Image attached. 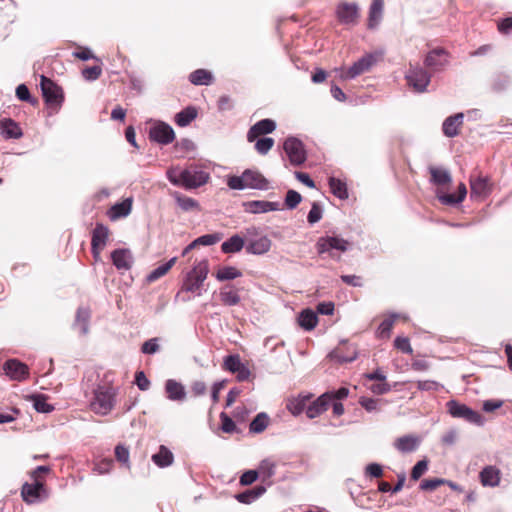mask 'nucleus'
Wrapping results in <instances>:
<instances>
[{
	"mask_svg": "<svg viewBox=\"0 0 512 512\" xmlns=\"http://www.w3.org/2000/svg\"><path fill=\"white\" fill-rule=\"evenodd\" d=\"M166 175L173 185L182 186L186 189L198 188L206 184L210 178L206 171L195 167L184 170H180L178 167H171L167 170Z\"/></svg>",
	"mask_w": 512,
	"mask_h": 512,
	"instance_id": "f257e3e1",
	"label": "nucleus"
},
{
	"mask_svg": "<svg viewBox=\"0 0 512 512\" xmlns=\"http://www.w3.org/2000/svg\"><path fill=\"white\" fill-rule=\"evenodd\" d=\"M227 185L233 190H267L269 181L258 170L246 169L240 176H230Z\"/></svg>",
	"mask_w": 512,
	"mask_h": 512,
	"instance_id": "f03ea898",
	"label": "nucleus"
},
{
	"mask_svg": "<svg viewBox=\"0 0 512 512\" xmlns=\"http://www.w3.org/2000/svg\"><path fill=\"white\" fill-rule=\"evenodd\" d=\"M208 272V261L204 259L198 262L187 274L182 285V291L194 293L196 296H201L203 283L207 278Z\"/></svg>",
	"mask_w": 512,
	"mask_h": 512,
	"instance_id": "7ed1b4c3",
	"label": "nucleus"
},
{
	"mask_svg": "<svg viewBox=\"0 0 512 512\" xmlns=\"http://www.w3.org/2000/svg\"><path fill=\"white\" fill-rule=\"evenodd\" d=\"M116 393L113 388L98 387L94 391V398L90 402L91 410L98 415H107L115 404Z\"/></svg>",
	"mask_w": 512,
	"mask_h": 512,
	"instance_id": "20e7f679",
	"label": "nucleus"
},
{
	"mask_svg": "<svg viewBox=\"0 0 512 512\" xmlns=\"http://www.w3.org/2000/svg\"><path fill=\"white\" fill-rule=\"evenodd\" d=\"M448 412L454 418H462L469 423L483 425V417L476 411L472 410L465 404H461L455 400H450L446 404Z\"/></svg>",
	"mask_w": 512,
	"mask_h": 512,
	"instance_id": "39448f33",
	"label": "nucleus"
},
{
	"mask_svg": "<svg viewBox=\"0 0 512 512\" xmlns=\"http://www.w3.org/2000/svg\"><path fill=\"white\" fill-rule=\"evenodd\" d=\"M284 151L293 166H300L306 161V151L303 143L295 138L289 137L283 145Z\"/></svg>",
	"mask_w": 512,
	"mask_h": 512,
	"instance_id": "423d86ee",
	"label": "nucleus"
},
{
	"mask_svg": "<svg viewBox=\"0 0 512 512\" xmlns=\"http://www.w3.org/2000/svg\"><path fill=\"white\" fill-rule=\"evenodd\" d=\"M406 80L408 85L416 92L422 93L426 91V88L430 83V75L422 67L410 66L406 73Z\"/></svg>",
	"mask_w": 512,
	"mask_h": 512,
	"instance_id": "0eeeda50",
	"label": "nucleus"
},
{
	"mask_svg": "<svg viewBox=\"0 0 512 512\" xmlns=\"http://www.w3.org/2000/svg\"><path fill=\"white\" fill-rule=\"evenodd\" d=\"M149 137L154 142L167 145L174 141L175 132L169 124L162 121H155L150 127Z\"/></svg>",
	"mask_w": 512,
	"mask_h": 512,
	"instance_id": "6e6552de",
	"label": "nucleus"
},
{
	"mask_svg": "<svg viewBox=\"0 0 512 512\" xmlns=\"http://www.w3.org/2000/svg\"><path fill=\"white\" fill-rule=\"evenodd\" d=\"M34 483H25L21 489L23 500L33 504L47 497L46 489L42 480H33Z\"/></svg>",
	"mask_w": 512,
	"mask_h": 512,
	"instance_id": "1a4fd4ad",
	"label": "nucleus"
},
{
	"mask_svg": "<svg viewBox=\"0 0 512 512\" xmlns=\"http://www.w3.org/2000/svg\"><path fill=\"white\" fill-rule=\"evenodd\" d=\"M316 246L320 254L330 253V255L333 257L334 255L331 253L332 250L345 252L348 250L350 244L347 240L341 237L326 236L319 238Z\"/></svg>",
	"mask_w": 512,
	"mask_h": 512,
	"instance_id": "9d476101",
	"label": "nucleus"
},
{
	"mask_svg": "<svg viewBox=\"0 0 512 512\" xmlns=\"http://www.w3.org/2000/svg\"><path fill=\"white\" fill-rule=\"evenodd\" d=\"M40 86L46 103L59 105L62 102V90L52 80L42 75Z\"/></svg>",
	"mask_w": 512,
	"mask_h": 512,
	"instance_id": "9b49d317",
	"label": "nucleus"
},
{
	"mask_svg": "<svg viewBox=\"0 0 512 512\" xmlns=\"http://www.w3.org/2000/svg\"><path fill=\"white\" fill-rule=\"evenodd\" d=\"M377 61V57L373 54H366L358 61H356L344 74L341 75L343 79H353L365 72H367Z\"/></svg>",
	"mask_w": 512,
	"mask_h": 512,
	"instance_id": "f8f14e48",
	"label": "nucleus"
},
{
	"mask_svg": "<svg viewBox=\"0 0 512 512\" xmlns=\"http://www.w3.org/2000/svg\"><path fill=\"white\" fill-rule=\"evenodd\" d=\"M109 236V230L106 226L102 224H97L92 233V253L95 259L100 258V252L106 245L107 239Z\"/></svg>",
	"mask_w": 512,
	"mask_h": 512,
	"instance_id": "ddd939ff",
	"label": "nucleus"
},
{
	"mask_svg": "<svg viewBox=\"0 0 512 512\" xmlns=\"http://www.w3.org/2000/svg\"><path fill=\"white\" fill-rule=\"evenodd\" d=\"M243 208L247 213L260 214L279 210L280 203L266 200H252L244 202Z\"/></svg>",
	"mask_w": 512,
	"mask_h": 512,
	"instance_id": "4468645a",
	"label": "nucleus"
},
{
	"mask_svg": "<svg viewBox=\"0 0 512 512\" xmlns=\"http://www.w3.org/2000/svg\"><path fill=\"white\" fill-rule=\"evenodd\" d=\"M337 17L342 24L354 25L359 18L358 7L356 4L341 3L336 10Z\"/></svg>",
	"mask_w": 512,
	"mask_h": 512,
	"instance_id": "2eb2a0df",
	"label": "nucleus"
},
{
	"mask_svg": "<svg viewBox=\"0 0 512 512\" xmlns=\"http://www.w3.org/2000/svg\"><path fill=\"white\" fill-rule=\"evenodd\" d=\"M421 444V438L416 435L408 434L395 439L393 446L399 452L406 454L414 452Z\"/></svg>",
	"mask_w": 512,
	"mask_h": 512,
	"instance_id": "dca6fc26",
	"label": "nucleus"
},
{
	"mask_svg": "<svg viewBox=\"0 0 512 512\" xmlns=\"http://www.w3.org/2000/svg\"><path fill=\"white\" fill-rule=\"evenodd\" d=\"M4 371L12 380L21 381L28 376V367L24 363L11 359L5 362Z\"/></svg>",
	"mask_w": 512,
	"mask_h": 512,
	"instance_id": "f3484780",
	"label": "nucleus"
},
{
	"mask_svg": "<svg viewBox=\"0 0 512 512\" xmlns=\"http://www.w3.org/2000/svg\"><path fill=\"white\" fill-rule=\"evenodd\" d=\"M479 479L484 487H497L501 481V471L494 465L485 466L479 473Z\"/></svg>",
	"mask_w": 512,
	"mask_h": 512,
	"instance_id": "a211bd4d",
	"label": "nucleus"
},
{
	"mask_svg": "<svg viewBox=\"0 0 512 512\" xmlns=\"http://www.w3.org/2000/svg\"><path fill=\"white\" fill-rule=\"evenodd\" d=\"M276 128V123L271 119H263L254 124L247 133L249 142L255 141L259 136L272 133Z\"/></svg>",
	"mask_w": 512,
	"mask_h": 512,
	"instance_id": "6ab92c4d",
	"label": "nucleus"
},
{
	"mask_svg": "<svg viewBox=\"0 0 512 512\" xmlns=\"http://www.w3.org/2000/svg\"><path fill=\"white\" fill-rule=\"evenodd\" d=\"M424 63L428 68L439 70L448 63L446 52L443 49H435L427 54Z\"/></svg>",
	"mask_w": 512,
	"mask_h": 512,
	"instance_id": "aec40b11",
	"label": "nucleus"
},
{
	"mask_svg": "<svg viewBox=\"0 0 512 512\" xmlns=\"http://www.w3.org/2000/svg\"><path fill=\"white\" fill-rule=\"evenodd\" d=\"M463 120V113H457L453 116H449L448 118H446L442 125L444 135L450 138L457 136L458 130L463 124Z\"/></svg>",
	"mask_w": 512,
	"mask_h": 512,
	"instance_id": "412c9836",
	"label": "nucleus"
},
{
	"mask_svg": "<svg viewBox=\"0 0 512 512\" xmlns=\"http://www.w3.org/2000/svg\"><path fill=\"white\" fill-rule=\"evenodd\" d=\"M331 401L329 393H324L317 400L311 403L306 410V414L310 419L316 418L321 413L327 410L328 405Z\"/></svg>",
	"mask_w": 512,
	"mask_h": 512,
	"instance_id": "4be33fe9",
	"label": "nucleus"
},
{
	"mask_svg": "<svg viewBox=\"0 0 512 512\" xmlns=\"http://www.w3.org/2000/svg\"><path fill=\"white\" fill-rule=\"evenodd\" d=\"M111 258L117 269L128 270L132 266V254L127 249H117L112 252Z\"/></svg>",
	"mask_w": 512,
	"mask_h": 512,
	"instance_id": "5701e85b",
	"label": "nucleus"
},
{
	"mask_svg": "<svg viewBox=\"0 0 512 512\" xmlns=\"http://www.w3.org/2000/svg\"><path fill=\"white\" fill-rule=\"evenodd\" d=\"M165 391L168 399L171 401H183L186 398L184 386L174 379H168L166 381Z\"/></svg>",
	"mask_w": 512,
	"mask_h": 512,
	"instance_id": "b1692460",
	"label": "nucleus"
},
{
	"mask_svg": "<svg viewBox=\"0 0 512 512\" xmlns=\"http://www.w3.org/2000/svg\"><path fill=\"white\" fill-rule=\"evenodd\" d=\"M0 133L6 139H19L22 136V130L12 119L0 121Z\"/></svg>",
	"mask_w": 512,
	"mask_h": 512,
	"instance_id": "393cba45",
	"label": "nucleus"
},
{
	"mask_svg": "<svg viewBox=\"0 0 512 512\" xmlns=\"http://www.w3.org/2000/svg\"><path fill=\"white\" fill-rule=\"evenodd\" d=\"M132 210V199L127 198L123 200L122 202L114 204L109 212V218L111 220H117L119 218H124L128 216L131 213Z\"/></svg>",
	"mask_w": 512,
	"mask_h": 512,
	"instance_id": "a878e982",
	"label": "nucleus"
},
{
	"mask_svg": "<svg viewBox=\"0 0 512 512\" xmlns=\"http://www.w3.org/2000/svg\"><path fill=\"white\" fill-rule=\"evenodd\" d=\"M384 0H373L369 9L368 27L376 28L383 16Z\"/></svg>",
	"mask_w": 512,
	"mask_h": 512,
	"instance_id": "bb28decb",
	"label": "nucleus"
},
{
	"mask_svg": "<svg viewBox=\"0 0 512 512\" xmlns=\"http://www.w3.org/2000/svg\"><path fill=\"white\" fill-rule=\"evenodd\" d=\"M271 248V240L267 236L251 240L246 246V251L250 254L261 255L268 252Z\"/></svg>",
	"mask_w": 512,
	"mask_h": 512,
	"instance_id": "cd10ccee",
	"label": "nucleus"
},
{
	"mask_svg": "<svg viewBox=\"0 0 512 512\" xmlns=\"http://www.w3.org/2000/svg\"><path fill=\"white\" fill-rule=\"evenodd\" d=\"M471 196L482 198L489 193L488 179L484 177H477L470 181Z\"/></svg>",
	"mask_w": 512,
	"mask_h": 512,
	"instance_id": "c85d7f7f",
	"label": "nucleus"
},
{
	"mask_svg": "<svg viewBox=\"0 0 512 512\" xmlns=\"http://www.w3.org/2000/svg\"><path fill=\"white\" fill-rule=\"evenodd\" d=\"M276 463L271 459H264L258 467L259 477L263 483L271 484L270 479L275 475Z\"/></svg>",
	"mask_w": 512,
	"mask_h": 512,
	"instance_id": "c756f323",
	"label": "nucleus"
},
{
	"mask_svg": "<svg viewBox=\"0 0 512 512\" xmlns=\"http://www.w3.org/2000/svg\"><path fill=\"white\" fill-rule=\"evenodd\" d=\"M90 310L85 307H79L76 313L74 326L80 334L86 335L89 332Z\"/></svg>",
	"mask_w": 512,
	"mask_h": 512,
	"instance_id": "7c9ffc66",
	"label": "nucleus"
},
{
	"mask_svg": "<svg viewBox=\"0 0 512 512\" xmlns=\"http://www.w3.org/2000/svg\"><path fill=\"white\" fill-rule=\"evenodd\" d=\"M244 245V238H242L238 234H235L222 243L221 250L223 253L226 254L237 253L243 249Z\"/></svg>",
	"mask_w": 512,
	"mask_h": 512,
	"instance_id": "2f4dec72",
	"label": "nucleus"
},
{
	"mask_svg": "<svg viewBox=\"0 0 512 512\" xmlns=\"http://www.w3.org/2000/svg\"><path fill=\"white\" fill-rule=\"evenodd\" d=\"M310 398V394H300L298 397L290 399L286 407L291 414L297 416L304 411Z\"/></svg>",
	"mask_w": 512,
	"mask_h": 512,
	"instance_id": "473e14b6",
	"label": "nucleus"
},
{
	"mask_svg": "<svg viewBox=\"0 0 512 512\" xmlns=\"http://www.w3.org/2000/svg\"><path fill=\"white\" fill-rule=\"evenodd\" d=\"M173 460L174 456L172 452L164 445H161L159 451L152 456V461L161 468L170 466Z\"/></svg>",
	"mask_w": 512,
	"mask_h": 512,
	"instance_id": "72a5a7b5",
	"label": "nucleus"
},
{
	"mask_svg": "<svg viewBox=\"0 0 512 512\" xmlns=\"http://www.w3.org/2000/svg\"><path fill=\"white\" fill-rule=\"evenodd\" d=\"M266 492V488L263 485L256 486L252 489L246 490L242 493L237 494L235 497L240 503L250 504Z\"/></svg>",
	"mask_w": 512,
	"mask_h": 512,
	"instance_id": "f704fd0d",
	"label": "nucleus"
},
{
	"mask_svg": "<svg viewBox=\"0 0 512 512\" xmlns=\"http://www.w3.org/2000/svg\"><path fill=\"white\" fill-rule=\"evenodd\" d=\"M219 297L221 302L227 306H234L240 302V296L238 294V290L230 287L224 286L221 288Z\"/></svg>",
	"mask_w": 512,
	"mask_h": 512,
	"instance_id": "c9c22d12",
	"label": "nucleus"
},
{
	"mask_svg": "<svg viewBox=\"0 0 512 512\" xmlns=\"http://www.w3.org/2000/svg\"><path fill=\"white\" fill-rule=\"evenodd\" d=\"M466 194H467V189H466L465 184L460 183V185L458 186V193H457V195H455V194L439 195V200L443 204L456 205V204L461 203L465 199Z\"/></svg>",
	"mask_w": 512,
	"mask_h": 512,
	"instance_id": "e433bc0d",
	"label": "nucleus"
},
{
	"mask_svg": "<svg viewBox=\"0 0 512 512\" xmlns=\"http://www.w3.org/2000/svg\"><path fill=\"white\" fill-rule=\"evenodd\" d=\"M189 80L194 85H210L213 81V75L205 69H197L189 75Z\"/></svg>",
	"mask_w": 512,
	"mask_h": 512,
	"instance_id": "4c0bfd02",
	"label": "nucleus"
},
{
	"mask_svg": "<svg viewBox=\"0 0 512 512\" xmlns=\"http://www.w3.org/2000/svg\"><path fill=\"white\" fill-rule=\"evenodd\" d=\"M197 117V110L189 106L175 115V122L180 127L189 125Z\"/></svg>",
	"mask_w": 512,
	"mask_h": 512,
	"instance_id": "58836bf2",
	"label": "nucleus"
},
{
	"mask_svg": "<svg viewBox=\"0 0 512 512\" xmlns=\"http://www.w3.org/2000/svg\"><path fill=\"white\" fill-rule=\"evenodd\" d=\"M298 321L305 330H312L317 325L318 317L314 311L305 309L300 313Z\"/></svg>",
	"mask_w": 512,
	"mask_h": 512,
	"instance_id": "ea45409f",
	"label": "nucleus"
},
{
	"mask_svg": "<svg viewBox=\"0 0 512 512\" xmlns=\"http://www.w3.org/2000/svg\"><path fill=\"white\" fill-rule=\"evenodd\" d=\"M33 403V407L37 412L50 413L54 410V407L47 402V396L43 394H35L30 396Z\"/></svg>",
	"mask_w": 512,
	"mask_h": 512,
	"instance_id": "a19ab883",
	"label": "nucleus"
},
{
	"mask_svg": "<svg viewBox=\"0 0 512 512\" xmlns=\"http://www.w3.org/2000/svg\"><path fill=\"white\" fill-rule=\"evenodd\" d=\"M329 186L333 195H335L339 199L344 200L348 198V191L345 182L341 181L338 178L331 177L329 179Z\"/></svg>",
	"mask_w": 512,
	"mask_h": 512,
	"instance_id": "79ce46f5",
	"label": "nucleus"
},
{
	"mask_svg": "<svg viewBox=\"0 0 512 512\" xmlns=\"http://www.w3.org/2000/svg\"><path fill=\"white\" fill-rule=\"evenodd\" d=\"M241 276H242L241 271L233 266L221 267L215 274V277L218 281L233 280V279L239 278Z\"/></svg>",
	"mask_w": 512,
	"mask_h": 512,
	"instance_id": "37998d69",
	"label": "nucleus"
},
{
	"mask_svg": "<svg viewBox=\"0 0 512 512\" xmlns=\"http://www.w3.org/2000/svg\"><path fill=\"white\" fill-rule=\"evenodd\" d=\"M174 198L177 205L185 212L196 210L199 207V204L195 199L181 195L178 192L174 193Z\"/></svg>",
	"mask_w": 512,
	"mask_h": 512,
	"instance_id": "c03bdc74",
	"label": "nucleus"
},
{
	"mask_svg": "<svg viewBox=\"0 0 512 512\" xmlns=\"http://www.w3.org/2000/svg\"><path fill=\"white\" fill-rule=\"evenodd\" d=\"M176 260H177V258L173 257L168 262L160 265L159 267H157L156 269L151 271L147 276V281L154 282L157 279H159L160 277L164 276L172 268V266L175 264Z\"/></svg>",
	"mask_w": 512,
	"mask_h": 512,
	"instance_id": "a18cd8bd",
	"label": "nucleus"
},
{
	"mask_svg": "<svg viewBox=\"0 0 512 512\" xmlns=\"http://www.w3.org/2000/svg\"><path fill=\"white\" fill-rule=\"evenodd\" d=\"M269 423V417L266 413H259L250 423L249 429L253 433L263 432Z\"/></svg>",
	"mask_w": 512,
	"mask_h": 512,
	"instance_id": "49530a36",
	"label": "nucleus"
},
{
	"mask_svg": "<svg viewBox=\"0 0 512 512\" xmlns=\"http://www.w3.org/2000/svg\"><path fill=\"white\" fill-rule=\"evenodd\" d=\"M432 182L437 185H444L451 182L450 173L445 169L430 168Z\"/></svg>",
	"mask_w": 512,
	"mask_h": 512,
	"instance_id": "de8ad7c7",
	"label": "nucleus"
},
{
	"mask_svg": "<svg viewBox=\"0 0 512 512\" xmlns=\"http://www.w3.org/2000/svg\"><path fill=\"white\" fill-rule=\"evenodd\" d=\"M399 317L398 314H391L384 319L378 327L377 334L379 337L388 338L394 325L395 320Z\"/></svg>",
	"mask_w": 512,
	"mask_h": 512,
	"instance_id": "09e8293b",
	"label": "nucleus"
},
{
	"mask_svg": "<svg viewBox=\"0 0 512 512\" xmlns=\"http://www.w3.org/2000/svg\"><path fill=\"white\" fill-rule=\"evenodd\" d=\"M244 365L238 354L228 355L224 358L223 368L231 373H235Z\"/></svg>",
	"mask_w": 512,
	"mask_h": 512,
	"instance_id": "8fccbe9b",
	"label": "nucleus"
},
{
	"mask_svg": "<svg viewBox=\"0 0 512 512\" xmlns=\"http://www.w3.org/2000/svg\"><path fill=\"white\" fill-rule=\"evenodd\" d=\"M222 236L219 233L214 234H205L194 240V245H203L210 246L218 243L221 240Z\"/></svg>",
	"mask_w": 512,
	"mask_h": 512,
	"instance_id": "3c124183",
	"label": "nucleus"
},
{
	"mask_svg": "<svg viewBox=\"0 0 512 512\" xmlns=\"http://www.w3.org/2000/svg\"><path fill=\"white\" fill-rule=\"evenodd\" d=\"M274 145V139L271 137L259 138L255 143V149L259 154H267Z\"/></svg>",
	"mask_w": 512,
	"mask_h": 512,
	"instance_id": "603ef678",
	"label": "nucleus"
},
{
	"mask_svg": "<svg viewBox=\"0 0 512 512\" xmlns=\"http://www.w3.org/2000/svg\"><path fill=\"white\" fill-rule=\"evenodd\" d=\"M115 457L117 461L124 464L127 468L130 467V453L127 447H125L124 445H117L115 447Z\"/></svg>",
	"mask_w": 512,
	"mask_h": 512,
	"instance_id": "864d4df0",
	"label": "nucleus"
},
{
	"mask_svg": "<svg viewBox=\"0 0 512 512\" xmlns=\"http://www.w3.org/2000/svg\"><path fill=\"white\" fill-rule=\"evenodd\" d=\"M301 195L295 190H288L285 197V205L289 209H294L301 202Z\"/></svg>",
	"mask_w": 512,
	"mask_h": 512,
	"instance_id": "5fc2aeb1",
	"label": "nucleus"
},
{
	"mask_svg": "<svg viewBox=\"0 0 512 512\" xmlns=\"http://www.w3.org/2000/svg\"><path fill=\"white\" fill-rule=\"evenodd\" d=\"M428 470V461L426 459L418 461L411 471V478L418 480Z\"/></svg>",
	"mask_w": 512,
	"mask_h": 512,
	"instance_id": "6e6d98bb",
	"label": "nucleus"
},
{
	"mask_svg": "<svg viewBox=\"0 0 512 512\" xmlns=\"http://www.w3.org/2000/svg\"><path fill=\"white\" fill-rule=\"evenodd\" d=\"M446 483L445 479L434 478V479H425L421 482L420 488L425 491H433L437 487Z\"/></svg>",
	"mask_w": 512,
	"mask_h": 512,
	"instance_id": "4d7b16f0",
	"label": "nucleus"
},
{
	"mask_svg": "<svg viewBox=\"0 0 512 512\" xmlns=\"http://www.w3.org/2000/svg\"><path fill=\"white\" fill-rule=\"evenodd\" d=\"M16 96L21 101L30 102L31 104L36 103V100L31 97L29 89L25 84H20L17 86Z\"/></svg>",
	"mask_w": 512,
	"mask_h": 512,
	"instance_id": "13d9d810",
	"label": "nucleus"
},
{
	"mask_svg": "<svg viewBox=\"0 0 512 512\" xmlns=\"http://www.w3.org/2000/svg\"><path fill=\"white\" fill-rule=\"evenodd\" d=\"M102 69L100 66L87 67L82 71V76L87 81H94L100 77Z\"/></svg>",
	"mask_w": 512,
	"mask_h": 512,
	"instance_id": "bf43d9fd",
	"label": "nucleus"
},
{
	"mask_svg": "<svg viewBox=\"0 0 512 512\" xmlns=\"http://www.w3.org/2000/svg\"><path fill=\"white\" fill-rule=\"evenodd\" d=\"M141 351L144 354H155L159 351L158 338H151L142 344Z\"/></svg>",
	"mask_w": 512,
	"mask_h": 512,
	"instance_id": "052dcab7",
	"label": "nucleus"
},
{
	"mask_svg": "<svg viewBox=\"0 0 512 512\" xmlns=\"http://www.w3.org/2000/svg\"><path fill=\"white\" fill-rule=\"evenodd\" d=\"M322 218V209L317 203H313L308 213L307 220L310 224H315Z\"/></svg>",
	"mask_w": 512,
	"mask_h": 512,
	"instance_id": "680f3d73",
	"label": "nucleus"
},
{
	"mask_svg": "<svg viewBox=\"0 0 512 512\" xmlns=\"http://www.w3.org/2000/svg\"><path fill=\"white\" fill-rule=\"evenodd\" d=\"M221 429L225 433H232L236 430L234 421L225 413H221Z\"/></svg>",
	"mask_w": 512,
	"mask_h": 512,
	"instance_id": "e2e57ef3",
	"label": "nucleus"
},
{
	"mask_svg": "<svg viewBox=\"0 0 512 512\" xmlns=\"http://www.w3.org/2000/svg\"><path fill=\"white\" fill-rule=\"evenodd\" d=\"M259 478L257 470H248L240 477V483L242 485H250Z\"/></svg>",
	"mask_w": 512,
	"mask_h": 512,
	"instance_id": "0e129e2a",
	"label": "nucleus"
},
{
	"mask_svg": "<svg viewBox=\"0 0 512 512\" xmlns=\"http://www.w3.org/2000/svg\"><path fill=\"white\" fill-rule=\"evenodd\" d=\"M135 382L138 388L142 391H146L150 387V381L143 371H139L136 373Z\"/></svg>",
	"mask_w": 512,
	"mask_h": 512,
	"instance_id": "69168bd1",
	"label": "nucleus"
},
{
	"mask_svg": "<svg viewBox=\"0 0 512 512\" xmlns=\"http://www.w3.org/2000/svg\"><path fill=\"white\" fill-rule=\"evenodd\" d=\"M395 347L404 353L411 354L412 348L409 340L405 337H397L394 341Z\"/></svg>",
	"mask_w": 512,
	"mask_h": 512,
	"instance_id": "338daca9",
	"label": "nucleus"
},
{
	"mask_svg": "<svg viewBox=\"0 0 512 512\" xmlns=\"http://www.w3.org/2000/svg\"><path fill=\"white\" fill-rule=\"evenodd\" d=\"M112 466H113L112 459H103L95 465L94 469L99 474H106L112 469Z\"/></svg>",
	"mask_w": 512,
	"mask_h": 512,
	"instance_id": "774afa93",
	"label": "nucleus"
}]
</instances>
